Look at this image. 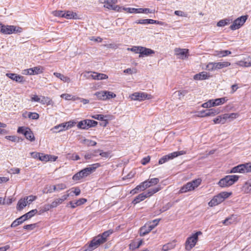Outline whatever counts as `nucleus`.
Instances as JSON below:
<instances>
[{
  "label": "nucleus",
  "instance_id": "obj_45",
  "mask_svg": "<svg viewBox=\"0 0 251 251\" xmlns=\"http://www.w3.org/2000/svg\"><path fill=\"white\" fill-rule=\"evenodd\" d=\"M242 167L241 164L233 167L230 171L231 173H242Z\"/></svg>",
  "mask_w": 251,
  "mask_h": 251
},
{
  "label": "nucleus",
  "instance_id": "obj_29",
  "mask_svg": "<svg viewBox=\"0 0 251 251\" xmlns=\"http://www.w3.org/2000/svg\"><path fill=\"white\" fill-rule=\"evenodd\" d=\"M77 15L76 13L70 11H64V17L67 19H76Z\"/></svg>",
  "mask_w": 251,
  "mask_h": 251
},
{
  "label": "nucleus",
  "instance_id": "obj_15",
  "mask_svg": "<svg viewBox=\"0 0 251 251\" xmlns=\"http://www.w3.org/2000/svg\"><path fill=\"white\" fill-rule=\"evenodd\" d=\"M43 67L41 66H37L25 70V74L29 75H37L43 72Z\"/></svg>",
  "mask_w": 251,
  "mask_h": 251
},
{
  "label": "nucleus",
  "instance_id": "obj_53",
  "mask_svg": "<svg viewBox=\"0 0 251 251\" xmlns=\"http://www.w3.org/2000/svg\"><path fill=\"white\" fill-rule=\"evenodd\" d=\"M62 203V201L59 198L55 199L51 202V206L53 208L57 207L58 205Z\"/></svg>",
  "mask_w": 251,
  "mask_h": 251
},
{
  "label": "nucleus",
  "instance_id": "obj_26",
  "mask_svg": "<svg viewBox=\"0 0 251 251\" xmlns=\"http://www.w3.org/2000/svg\"><path fill=\"white\" fill-rule=\"evenodd\" d=\"M146 198H147V196L145 195V193L140 194L135 198L134 200L132 201V203H133L134 204H136L140 202V201H143Z\"/></svg>",
  "mask_w": 251,
  "mask_h": 251
},
{
  "label": "nucleus",
  "instance_id": "obj_32",
  "mask_svg": "<svg viewBox=\"0 0 251 251\" xmlns=\"http://www.w3.org/2000/svg\"><path fill=\"white\" fill-rule=\"evenodd\" d=\"M159 181V180L158 178H153L149 179L148 180H146L144 182H146L147 183V187L149 188L151 186L157 184Z\"/></svg>",
  "mask_w": 251,
  "mask_h": 251
},
{
  "label": "nucleus",
  "instance_id": "obj_30",
  "mask_svg": "<svg viewBox=\"0 0 251 251\" xmlns=\"http://www.w3.org/2000/svg\"><path fill=\"white\" fill-rule=\"evenodd\" d=\"M54 75H55L56 77L60 79L62 81L65 82H70L71 81V79L69 77L64 75H63L58 73H53Z\"/></svg>",
  "mask_w": 251,
  "mask_h": 251
},
{
  "label": "nucleus",
  "instance_id": "obj_27",
  "mask_svg": "<svg viewBox=\"0 0 251 251\" xmlns=\"http://www.w3.org/2000/svg\"><path fill=\"white\" fill-rule=\"evenodd\" d=\"M242 190L246 193L251 192V179L248 180L243 186Z\"/></svg>",
  "mask_w": 251,
  "mask_h": 251
},
{
  "label": "nucleus",
  "instance_id": "obj_44",
  "mask_svg": "<svg viewBox=\"0 0 251 251\" xmlns=\"http://www.w3.org/2000/svg\"><path fill=\"white\" fill-rule=\"evenodd\" d=\"M120 10H121V11H125L129 13H135L136 8H130V7H120Z\"/></svg>",
  "mask_w": 251,
  "mask_h": 251
},
{
  "label": "nucleus",
  "instance_id": "obj_16",
  "mask_svg": "<svg viewBox=\"0 0 251 251\" xmlns=\"http://www.w3.org/2000/svg\"><path fill=\"white\" fill-rule=\"evenodd\" d=\"M6 75L12 80L19 83H23L25 81L24 77L23 76L16 74L7 73Z\"/></svg>",
  "mask_w": 251,
  "mask_h": 251
},
{
  "label": "nucleus",
  "instance_id": "obj_49",
  "mask_svg": "<svg viewBox=\"0 0 251 251\" xmlns=\"http://www.w3.org/2000/svg\"><path fill=\"white\" fill-rule=\"evenodd\" d=\"M28 117L33 120H37L39 118V115L35 112H28Z\"/></svg>",
  "mask_w": 251,
  "mask_h": 251
},
{
  "label": "nucleus",
  "instance_id": "obj_6",
  "mask_svg": "<svg viewBox=\"0 0 251 251\" xmlns=\"http://www.w3.org/2000/svg\"><path fill=\"white\" fill-rule=\"evenodd\" d=\"M230 65V63L227 61L219 62H209L207 68L209 70L213 71L215 70L221 69L222 68L227 67Z\"/></svg>",
  "mask_w": 251,
  "mask_h": 251
},
{
  "label": "nucleus",
  "instance_id": "obj_23",
  "mask_svg": "<svg viewBox=\"0 0 251 251\" xmlns=\"http://www.w3.org/2000/svg\"><path fill=\"white\" fill-rule=\"evenodd\" d=\"M209 76V75H207V73L206 72H202L195 75L194 76V79L195 80H204L208 79Z\"/></svg>",
  "mask_w": 251,
  "mask_h": 251
},
{
  "label": "nucleus",
  "instance_id": "obj_46",
  "mask_svg": "<svg viewBox=\"0 0 251 251\" xmlns=\"http://www.w3.org/2000/svg\"><path fill=\"white\" fill-rule=\"evenodd\" d=\"M96 239L95 238H93V239L91 241L90 244L89 245V248L92 251L96 248H97L99 245H97L96 244L97 242H96Z\"/></svg>",
  "mask_w": 251,
  "mask_h": 251
},
{
  "label": "nucleus",
  "instance_id": "obj_39",
  "mask_svg": "<svg viewBox=\"0 0 251 251\" xmlns=\"http://www.w3.org/2000/svg\"><path fill=\"white\" fill-rule=\"evenodd\" d=\"M239 115L238 113H232L230 114H224V118L226 119V120H227L228 119H231V120H232L233 119H236L238 117Z\"/></svg>",
  "mask_w": 251,
  "mask_h": 251
},
{
  "label": "nucleus",
  "instance_id": "obj_63",
  "mask_svg": "<svg viewBox=\"0 0 251 251\" xmlns=\"http://www.w3.org/2000/svg\"><path fill=\"white\" fill-rule=\"evenodd\" d=\"M172 205L171 203L168 202L165 205H164L162 209L160 210V211L162 212H164L166 211L167 210L169 209L172 207Z\"/></svg>",
  "mask_w": 251,
  "mask_h": 251
},
{
  "label": "nucleus",
  "instance_id": "obj_62",
  "mask_svg": "<svg viewBox=\"0 0 251 251\" xmlns=\"http://www.w3.org/2000/svg\"><path fill=\"white\" fill-rule=\"evenodd\" d=\"M88 124L89 128L90 127H94L96 126L98 124V122L94 120L88 119Z\"/></svg>",
  "mask_w": 251,
  "mask_h": 251
},
{
  "label": "nucleus",
  "instance_id": "obj_52",
  "mask_svg": "<svg viewBox=\"0 0 251 251\" xmlns=\"http://www.w3.org/2000/svg\"><path fill=\"white\" fill-rule=\"evenodd\" d=\"M54 16L56 17H64V11L61 10H56L52 12Z\"/></svg>",
  "mask_w": 251,
  "mask_h": 251
},
{
  "label": "nucleus",
  "instance_id": "obj_17",
  "mask_svg": "<svg viewBox=\"0 0 251 251\" xmlns=\"http://www.w3.org/2000/svg\"><path fill=\"white\" fill-rule=\"evenodd\" d=\"M155 53L154 51L146 47H140V57H143L144 56H149L152 54Z\"/></svg>",
  "mask_w": 251,
  "mask_h": 251
},
{
  "label": "nucleus",
  "instance_id": "obj_14",
  "mask_svg": "<svg viewBox=\"0 0 251 251\" xmlns=\"http://www.w3.org/2000/svg\"><path fill=\"white\" fill-rule=\"evenodd\" d=\"M88 75V77H91L95 80H102L108 78V76L104 74L99 73L95 72H87L86 73Z\"/></svg>",
  "mask_w": 251,
  "mask_h": 251
},
{
  "label": "nucleus",
  "instance_id": "obj_50",
  "mask_svg": "<svg viewBox=\"0 0 251 251\" xmlns=\"http://www.w3.org/2000/svg\"><path fill=\"white\" fill-rule=\"evenodd\" d=\"M95 238L96 239V242L97 243V245H99V246L100 244H102L106 242V240H104L103 238H102L100 235H99L98 236L95 237Z\"/></svg>",
  "mask_w": 251,
  "mask_h": 251
},
{
  "label": "nucleus",
  "instance_id": "obj_35",
  "mask_svg": "<svg viewBox=\"0 0 251 251\" xmlns=\"http://www.w3.org/2000/svg\"><path fill=\"white\" fill-rule=\"evenodd\" d=\"M187 93L188 91L187 90H182L175 92L174 93V95L176 96H177L178 99L180 100Z\"/></svg>",
  "mask_w": 251,
  "mask_h": 251
},
{
  "label": "nucleus",
  "instance_id": "obj_31",
  "mask_svg": "<svg viewBox=\"0 0 251 251\" xmlns=\"http://www.w3.org/2000/svg\"><path fill=\"white\" fill-rule=\"evenodd\" d=\"M40 102L42 104L51 105L53 104L51 99L48 97L42 96Z\"/></svg>",
  "mask_w": 251,
  "mask_h": 251
},
{
  "label": "nucleus",
  "instance_id": "obj_10",
  "mask_svg": "<svg viewBox=\"0 0 251 251\" xmlns=\"http://www.w3.org/2000/svg\"><path fill=\"white\" fill-rule=\"evenodd\" d=\"M247 19V16H242L234 21L233 24L230 26V28L234 30L239 29L245 23Z\"/></svg>",
  "mask_w": 251,
  "mask_h": 251
},
{
  "label": "nucleus",
  "instance_id": "obj_19",
  "mask_svg": "<svg viewBox=\"0 0 251 251\" xmlns=\"http://www.w3.org/2000/svg\"><path fill=\"white\" fill-rule=\"evenodd\" d=\"M201 112V114H203L202 117H207L215 116L218 114L220 112V111L218 109H216L215 108H211L202 111Z\"/></svg>",
  "mask_w": 251,
  "mask_h": 251
},
{
  "label": "nucleus",
  "instance_id": "obj_36",
  "mask_svg": "<svg viewBox=\"0 0 251 251\" xmlns=\"http://www.w3.org/2000/svg\"><path fill=\"white\" fill-rule=\"evenodd\" d=\"M67 186L64 183H59L55 185H53V190H56V191H60L65 189Z\"/></svg>",
  "mask_w": 251,
  "mask_h": 251
},
{
  "label": "nucleus",
  "instance_id": "obj_57",
  "mask_svg": "<svg viewBox=\"0 0 251 251\" xmlns=\"http://www.w3.org/2000/svg\"><path fill=\"white\" fill-rule=\"evenodd\" d=\"M87 201V200L84 198H81L79 199V200H77L75 202V204L76 206H79L81 205L84 203H85Z\"/></svg>",
  "mask_w": 251,
  "mask_h": 251
},
{
  "label": "nucleus",
  "instance_id": "obj_21",
  "mask_svg": "<svg viewBox=\"0 0 251 251\" xmlns=\"http://www.w3.org/2000/svg\"><path fill=\"white\" fill-rule=\"evenodd\" d=\"M12 25H4L0 24V32L4 34H12Z\"/></svg>",
  "mask_w": 251,
  "mask_h": 251
},
{
  "label": "nucleus",
  "instance_id": "obj_58",
  "mask_svg": "<svg viewBox=\"0 0 251 251\" xmlns=\"http://www.w3.org/2000/svg\"><path fill=\"white\" fill-rule=\"evenodd\" d=\"M37 198L36 196L30 195L27 197H25V199L27 201V203H30L33 201H35Z\"/></svg>",
  "mask_w": 251,
  "mask_h": 251
},
{
  "label": "nucleus",
  "instance_id": "obj_41",
  "mask_svg": "<svg viewBox=\"0 0 251 251\" xmlns=\"http://www.w3.org/2000/svg\"><path fill=\"white\" fill-rule=\"evenodd\" d=\"M67 123H62L59 125L56 126L54 127V128L57 131L56 132H60L63 130L66 129Z\"/></svg>",
  "mask_w": 251,
  "mask_h": 251
},
{
  "label": "nucleus",
  "instance_id": "obj_61",
  "mask_svg": "<svg viewBox=\"0 0 251 251\" xmlns=\"http://www.w3.org/2000/svg\"><path fill=\"white\" fill-rule=\"evenodd\" d=\"M158 24L159 25H163V22L159 21H156L152 19H148V24Z\"/></svg>",
  "mask_w": 251,
  "mask_h": 251
},
{
  "label": "nucleus",
  "instance_id": "obj_48",
  "mask_svg": "<svg viewBox=\"0 0 251 251\" xmlns=\"http://www.w3.org/2000/svg\"><path fill=\"white\" fill-rule=\"evenodd\" d=\"M113 233V230H108L106 231H104L101 234H100V236L103 238L104 240H106V241H107V238L111 235Z\"/></svg>",
  "mask_w": 251,
  "mask_h": 251
},
{
  "label": "nucleus",
  "instance_id": "obj_33",
  "mask_svg": "<svg viewBox=\"0 0 251 251\" xmlns=\"http://www.w3.org/2000/svg\"><path fill=\"white\" fill-rule=\"evenodd\" d=\"M160 188H161L160 187H157L156 188H154L149 189L148 190L147 192L145 193V195L147 196V198L151 197L154 194L158 192L160 190Z\"/></svg>",
  "mask_w": 251,
  "mask_h": 251
},
{
  "label": "nucleus",
  "instance_id": "obj_22",
  "mask_svg": "<svg viewBox=\"0 0 251 251\" xmlns=\"http://www.w3.org/2000/svg\"><path fill=\"white\" fill-rule=\"evenodd\" d=\"M236 64L241 67H249L251 66V57H248L245 58L243 60L239 61L236 63Z\"/></svg>",
  "mask_w": 251,
  "mask_h": 251
},
{
  "label": "nucleus",
  "instance_id": "obj_5",
  "mask_svg": "<svg viewBox=\"0 0 251 251\" xmlns=\"http://www.w3.org/2000/svg\"><path fill=\"white\" fill-rule=\"evenodd\" d=\"M201 231H197L192 236L187 238L185 243V249L188 251L191 250L196 245L198 240V236L201 234Z\"/></svg>",
  "mask_w": 251,
  "mask_h": 251
},
{
  "label": "nucleus",
  "instance_id": "obj_28",
  "mask_svg": "<svg viewBox=\"0 0 251 251\" xmlns=\"http://www.w3.org/2000/svg\"><path fill=\"white\" fill-rule=\"evenodd\" d=\"M235 216L234 215H231V216L226 218L225 220L222 221V223L228 226L233 224L235 222Z\"/></svg>",
  "mask_w": 251,
  "mask_h": 251
},
{
  "label": "nucleus",
  "instance_id": "obj_3",
  "mask_svg": "<svg viewBox=\"0 0 251 251\" xmlns=\"http://www.w3.org/2000/svg\"><path fill=\"white\" fill-rule=\"evenodd\" d=\"M37 212V210L36 209L30 211L14 221L11 224L10 226L11 227H15L18 225L22 224L25 221L33 217Z\"/></svg>",
  "mask_w": 251,
  "mask_h": 251
},
{
  "label": "nucleus",
  "instance_id": "obj_13",
  "mask_svg": "<svg viewBox=\"0 0 251 251\" xmlns=\"http://www.w3.org/2000/svg\"><path fill=\"white\" fill-rule=\"evenodd\" d=\"M175 54L181 59L187 58L189 56V50L186 49L176 48L174 50Z\"/></svg>",
  "mask_w": 251,
  "mask_h": 251
},
{
  "label": "nucleus",
  "instance_id": "obj_38",
  "mask_svg": "<svg viewBox=\"0 0 251 251\" xmlns=\"http://www.w3.org/2000/svg\"><path fill=\"white\" fill-rule=\"evenodd\" d=\"M226 100H227V99L225 97L221 98H219V99H216L215 100H213V102H214V106H215L219 105H221L222 104H223L226 101Z\"/></svg>",
  "mask_w": 251,
  "mask_h": 251
},
{
  "label": "nucleus",
  "instance_id": "obj_11",
  "mask_svg": "<svg viewBox=\"0 0 251 251\" xmlns=\"http://www.w3.org/2000/svg\"><path fill=\"white\" fill-rule=\"evenodd\" d=\"M130 98L132 100L142 101L151 99V96L143 92H136L131 95Z\"/></svg>",
  "mask_w": 251,
  "mask_h": 251
},
{
  "label": "nucleus",
  "instance_id": "obj_43",
  "mask_svg": "<svg viewBox=\"0 0 251 251\" xmlns=\"http://www.w3.org/2000/svg\"><path fill=\"white\" fill-rule=\"evenodd\" d=\"M230 20L229 19H225L221 20L217 23L218 26H224L230 23Z\"/></svg>",
  "mask_w": 251,
  "mask_h": 251
},
{
  "label": "nucleus",
  "instance_id": "obj_64",
  "mask_svg": "<svg viewBox=\"0 0 251 251\" xmlns=\"http://www.w3.org/2000/svg\"><path fill=\"white\" fill-rule=\"evenodd\" d=\"M150 159L151 158L150 156L145 157L142 159L141 163L144 165H146L147 163L149 162Z\"/></svg>",
  "mask_w": 251,
  "mask_h": 251
},
{
  "label": "nucleus",
  "instance_id": "obj_54",
  "mask_svg": "<svg viewBox=\"0 0 251 251\" xmlns=\"http://www.w3.org/2000/svg\"><path fill=\"white\" fill-rule=\"evenodd\" d=\"M12 33H20L22 31V28L19 26L12 25Z\"/></svg>",
  "mask_w": 251,
  "mask_h": 251
},
{
  "label": "nucleus",
  "instance_id": "obj_40",
  "mask_svg": "<svg viewBox=\"0 0 251 251\" xmlns=\"http://www.w3.org/2000/svg\"><path fill=\"white\" fill-rule=\"evenodd\" d=\"M215 124H224L226 123V119L224 118V115L218 116L216 118L213 120Z\"/></svg>",
  "mask_w": 251,
  "mask_h": 251
},
{
  "label": "nucleus",
  "instance_id": "obj_20",
  "mask_svg": "<svg viewBox=\"0 0 251 251\" xmlns=\"http://www.w3.org/2000/svg\"><path fill=\"white\" fill-rule=\"evenodd\" d=\"M223 201L222 198L219 194L213 197V198L208 202V205L210 206H213L219 204Z\"/></svg>",
  "mask_w": 251,
  "mask_h": 251
},
{
  "label": "nucleus",
  "instance_id": "obj_47",
  "mask_svg": "<svg viewBox=\"0 0 251 251\" xmlns=\"http://www.w3.org/2000/svg\"><path fill=\"white\" fill-rule=\"evenodd\" d=\"M50 155L48 154H44L42 153H40V156L39 159L42 161L47 162L50 160Z\"/></svg>",
  "mask_w": 251,
  "mask_h": 251
},
{
  "label": "nucleus",
  "instance_id": "obj_34",
  "mask_svg": "<svg viewBox=\"0 0 251 251\" xmlns=\"http://www.w3.org/2000/svg\"><path fill=\"white\" fill-rule=\"evenodd\" d=\"M77 127L81 129L89 128L88 124V119L79 122L77 124Z\"/></svg>",
  "mask_w": 251,
  "mask_h": 251
},
{
  "label": "nucleus",
  "instance_id": "obj_1",
  "mask_svg": "<svg viewBox=\"0 0 251 251\" xmlns=\"http://www.w3.org/2000/svg\"><path fill=\"white\" fill-rule=\"evenodd\" d=\"M99 163L92 164L89 167H86L74 175L72 177L74 181H78L81 178L87 177L95 171L96 169L100 167Z\"/></svg>",
  "mask_w": 251,
  "mask_h": 251
},
{
  "label": "nucleus",
  "instance_id": "obj_7",
  "mask_svg": "<svg viewBox=\"0 0 251 251\" xmlns=\"http://www.w3.org/2000/svg\"><path fill=\"white\" fill-rule=\"evenodd\" d=\"M95 95L100 100H105L116 97L115 94L112 92L107 91H101L97 92Z\"/></svg>",
  "mask_w": 251,
  "mask_h": 251
},
{
  "label": "nucleus",
  "instance_id": "obj_2",
  "mask_svg": "<svg viewBox=\"0 0 251 251\" xmlns=\"http://www.w3.org/2000/svg\"><path fill=\"white\" fill-rule=\"evenodd\" d=\"M239 178V176L237 175H228L221 179L218 184L221 187H227L237 181Z\"/></svg>",
  "mask_w": 251,
  "mask_h": 251
},
{
  "label": "nucleus",
  "instance_id": "obj_12",
  "mask_svg": "<svg viewBox=\"0 0 251 251\" xmlns=\"http://www.w3.org/2000/svg\"><path fill=\"white\" fill-rule=\"evenodd\" d=\"M100 2L104 4V7L121 12L120 7L115 5L117 2V0H100Z\"/></svg>",
  "mask_w": 251,
  "mask_h": 251
},
{
  "label": "nucleus",
  "instance_id": "obj_59",
  "mask_svg": "<svg viewBox=\"0 0 251 251\" xmlns=\"http://www.w3.org/2000/svg\"><path fill=\"white\" fill-rule=\"evenodd\" d=\"M173 248V245L171 243H168L167 244L164 245L162 247V251H168L169 250L172 249Z\"/></svg>",
  "mask_w": 251,
  "mask_h": 251
},
{
  "label": "nucleus",
  "instance_id": "obj_24",
  "mask_svg": "<svg viewBox=\"0 0 251 251\" xmlns=\"http://www.w3.org/2000/svg\"><path fill=\"white\" fill-rule=\"evenodd\" d=\"M241 165L243 174L251 172V162L242 164Z\"/></svg>",
  "mask_w": 251,
  "mask_h": 251
},
{
  "label": "nucleus",
  "instance_id": "obj_51",
  "mask_svg": "<svg viewBox=\"0 0 251 251\" xmlns=\"http://www.w3.org/2000/svg\"><path fill=\"white\" fill-rule=\"evenodd\" d=\"M232 194L231 192H223L219 193V195L222 198V200L224 201L226 199L229 197Z\"/></svg>",
  "mask_w": 251,
  "mask_h": 251
},
{
  "label": "nucleus",
  "instance_id": "obj_56",
  "mask_svg": "<svg viewBox=\"0 0 251 251\" xmlns=\"http://www.w3.org/2000/svg\"><path fill=\"white\" fill-rule=\"evenodd\" d=\"M36 226V224H29L25 225L24 226V229H27L28 230H31L35 228Z\"/></svg>",
  "mask_w": 251,
  "mask_h": 251
},
{
  "label": "nucleus",
  "instance_id": "obj_42",
  "mask_svg": "<svg viewBox=\"0 0 251 251\" xmlns=\"http://www.w3.org/2000/svg\"><path fill=\"white\" fill-rule=\"evenodd\" d=\"M82 143L87 146H94L97 145V142L92 140L84 139Z\"/></svg>",
  "mask_w": 251,
  "mask_h": 251
},
{
  "label": "nucleus",
  "instance_id": "obj_55",
  "mask_svg": "<svg viewBox=\"0 0 251 251\" xmlns=\"http://www.w3.org/2000/svg\"><path fill=\"white\" fill-rule=\"evenodd\" d=\"M140 47L141 46H134L131 48H128L127 50L132 51L136 53L140 54Z\"/></svg>",
  "mask_w": 251,
  "mask_h": 251
},
{
  "label": "nucleus",
  "instance_id": "obj_9",
  "mask_svg": "<svg viewBox=\"0 0 251 251\" xmlns=\"http://www.w3.org/2000/svg\"><path fill=\"white\" fill-rule=\"evenodd\" d=\"M185 153L186 151H184L173 152L161 158L158 161V163L159 164H162L170 159H172L178 156L185 154Z\"/></svg>",
  "mask_w": 251,
  "mask_h": 251
},
{
  "label": "nucleus",
  "instance_id": "obj_18",
  "mask_svg": "<svg viewBox=\"0 0 251 251\" xmlns=\"http://www.w3.org/2000/svg\"><path fill=\"white\" fill-rule=\"evenodd\" d=\"M153 228L154 226H153L147 224L140 229V235L143 236L149 233Z\"/></svg>",
  "mask_w": 251,
  "mask_h": 251
},
{
  "label": "nucleus",
  "instance_id": "obj_4",
  "mask_svg": "<svg viewBox=\"0 0 251 251\" xmlns=\"http://www.w3.org/2000/svg\"><path fill=\"white\" fill-rule=\"evenodd\" d=\"M201 180L200 178H198L191 182L187 183L184 185L180 190V193H186L188 191H192L195 189V188L198 187L201 183Z\"/></svg>",
  "mask_w": 251,
  "mask_h": 251
},
{
  "label": "nucleus",
  "instance_id": "obj_25",
  "mask_svg": "<svg viewBox=\"0 0 251 251\" xmlns=\"http://www.w3.org/2000/svg\"><path fill=\"white\" fill-rule=\"evenodd\" d=\"M27 201L25 199V197L24 199H20L17 204V208L18 210H21L25 207L27 204Z\"/></svg>",
  "mask_w": 251,
  "mask_h": 251
},
{
  "label": "nucleus",
  "instance_id": "obj_8",
  "mask_svg": "<svg viewBox=\"0 0 251 251\" xmlns=\"http://www.w3.org/2000/svg\"><path fill=\"white\" fill-rule=\"evenodd\" d=\"M17 132L24 134L26 139L30 141H33L35 140L33 133L28 127H25L24 126L19 127L17 130Z\"/></svg>",
  "mask_w": 251,
  "mask_h": 251
},
{
  "label": "nucleus",
  "instance_id": "obj_60",
  "mask_svg": "<svg viewBox=\"0 0 251 251\" xmlns=\"http://www.w3.org/2000/svg\"><path fill=\"white\" fill-rule=\"evenodd\" d=\"M147 184V183L146 182H144V181L137 186L139 188L140 191H144L146 189L148 188Z\"/></svg>",
  "mask_w": 251,
  "mask_h": 251
},
{
  "label": "nucleus",
  "instance_id": "obj_37",
  "mask_svg": "<svg viewBox=\"0 0 251 251\" xmlns=\"http://www.w3.org/2000/svg\"><path fill=\"white\" fill-rule=\"evenodd\" d=\"M216 55L219 57L226 56L231 53V51L228 50L217 51Z\"/></svg>",
  "mask_w": 251,
  "mask_h": 251
}]
</instances>
